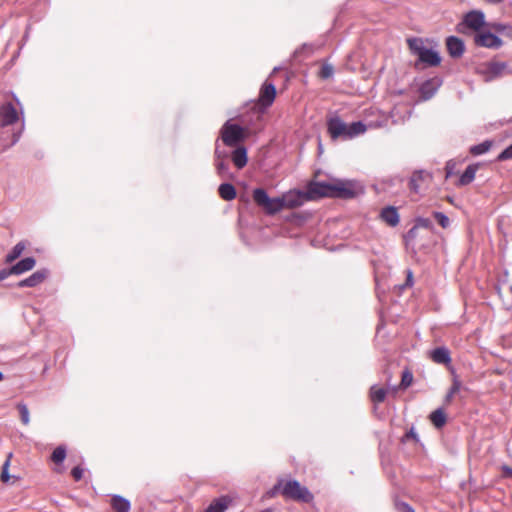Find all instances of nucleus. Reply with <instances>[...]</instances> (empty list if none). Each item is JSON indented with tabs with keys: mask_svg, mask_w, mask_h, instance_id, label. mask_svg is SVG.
Returning a JSON list of instances; mask_svg holds the SVG:
<instances>
[{
	"mask_svg": "<svg viewBox=\"0 0 512 512\" xmlns=\"http://www.w3.org/2000/svg\"><path fill=\"white\" fill-rule=\"evenodd\" d=\"M366 125L362 121L346 124L339 116H332L327 120V130L332 140L353 139L366 132Z\"/></svg>",
	"mask_w": 512,
	"mask_h": 512,
	"instance_id": "obj_1",
	"label": "nucleus"
},
{
	"mask_svg": "<svg viewBox=\"0 0 512 512\" xmlns=\"http://www.w3.org/2000/svg\"><path fill=\"white\" fill-rule=\"evenodd\" d=\"M311 191L316 193L318 197L352 198L355 195L352 184L347 182H338L336 184L317 182L311 184Z\"/></svg>",
	"mask_w": 512,
	"mask_h": 512,
	"instance_id": "obj_2",
	"label": "nucleus"
},
{
	"mask_svg": "<svg viewBox=\"0 0 512 512\" xmlns=\"http://www.w3.org/2000/svg\"><path fill=\"white\" fill-rule=\"evenodd\" d=\"M409 49L412 54L418 56V63L424 64V66L434 67L438 66L441 62L439 53L431 48H428L423 39L421 38H410L407 40Z\"/></svg>",
	"mask_w": 512,
	"mask_h": 512,
	"instance_id": "obj_3",
	"label": "nucleus"
},
{
	"mask_svg": "<svg viewBox=\"0 0 512 512\" xmlns=\"http://www.w3.org/2000/svg\"><path fill=\"white\" fill-rule=\"evenodd\" d=\"M476 72L485 82H491L495 79L512 74V69L508 67L506 62L491 61L479 64L476 68Z\"/></svg>",
	"mask_w": 512,
	"mask_h": 512,
	"instance_id": "obj_4",
	"label": "nucleus"
},
{
	"mask_svg": "<svg viewBox=\"0 0 512 512\" xmlns=\"http://www.w3.org/2000/svg\"><path fill=\"white\" fill-rule=\"evenodd\" d=\"M485 26V14L481 10H471L463 15L457 24L458 33L467 34L471 31L478 33Z\"/></svg>",
	"mask_w": 512,
	"mask_h": 512,
	"instance_id": "obj_5",
	"label": "nucleus"
},
{
	"mask_svg": "<svg viewBox=\"0 0 512 512\" xmlns=\"http://www.w3.org/2000/svg\"><path fill=\"white\" fill-rule=\"evenodd\" d=\"M252 196L254 202L269 215L276 214L284 209L282 197L270 198L263 188L254 189Z\"/></svg>",
	"mask_w": 512,
	"mask_h": 512,
	"instance_id": "obj_6",
	"label": "nucleus"
},
{
	"mask_svg": "<svg viewBox=\"0 0 512 512\" xmlns=\"http://www.w3.org/2000/svg\"><path fill=\"white\" fill-rule=\"evenodd\" d=\"M282 495L286 499L304 503H310L314 499L313 494L308 490V488L302 486L296 480L285 481L284 486L282 487Z\"/></svg>",
	"mask_w": 512,
	"mask_h": 512,
	"instance_id": "obj_7",
	"label": "nucleus"
},
{
	"mask_svg": "<svg viewBox=\"0 0 512 512\" xmlns=\"http://www.w3.org/2000/svg\"><path fill=\"white\" fill-rule=\"evenodd\" d=\"M283 207L284 208H297L302 206L307 201L315 199L318 195L311 191V185L308 188V191H300V190H290L284 193L282 196Z\"/></svg>",
	"mask_w": 512,
	"mask_h": 512,
	"instance_id": "obj_8",
	"label": "nucleus"
},
{
	"mask_svg": "<svg viewBox=\"0 0 512 512\" xmlns=\"http://www.w3.org/2000/svg\"><path fill=\"white\" fill-rule=\"evenodd\" d=\"M245 131L238 124H232L227 121L221 129V139L226 146H236L239 142L244 140Z\"/></svg>",
	"mask_w": 512,
	"mask_h": 512,
	"instance_id": "obj_9",
	"label": "nucleus"
},
{
	"mask_svg": "<svg viewBox=\"0 0 512 512\" xmlns=\"http://www.w3.org/2000/svg\"><path fill=\"white\" fill-rule=\"evenodd\" d=\"M474 43L478 47L498 49L502 46V40L489 31H479L474 35Z\"/></svg>",
	"mask_w": 512,
	"mask_h": 512,
	"instance_id": "obj_10",
	"label": "nucleus"
},
{
	"mask_svg": "<svg viewBox=\"0 0 512 512\" xmlns=\"http://www.w3.org/2000/svg\"><path fill=\"white\" fill-rule=\"evenodd\" d=\"M18 120L16 107L12 103H4L0 107V123L2 127L12 125Z\"/></svg>",
	"mask_w": 512,
	"mask_h": 512,
	"instance_id": "obj_11",
	"label": "nucleus"
},
{
	"mask_svg": "<svg viewBox=\"0 0 512 512\" xmlns=\"http://www.w3.org/2000/svg\"><path fill=\"white\" fill-rule=\"evenodd\" d=\"M226 159L227 154L225 152H221L217 146L215 149V167L217 173L221 178H232L233 175L229 171V164Z\"/></svg>",
	"mask_w": 512,
	"mask_h": 512,
	"instance_id": "obj_12",
	"label": "nucleus"
},
{
	"mask_svg": "<svg viewBox=\"0 0 512 512\" xmlns=\"http://www.w3.org/2000/svg\"><path fill=\"white\" fill-rule=\"evenodd\" d=\"M47 276H48V270L47 269L37 270L36 272L31 274L29 277L19 281L16 284V286L19 287V288H23V287H36L39 284H41L42 282H44V280L47 278Z\"/></svg>",
	"mask_w": 512,
	"mask_h": 512,
	"instance_id": "obj_13",
	"label": "nucleus"
},
{
	"mask_svg": "<svg viewBox=\"0 0 512 512\" xmlns=\"http://www.w3.org/2000/svg\"><path fill=\"white\" fill-rule=\"evenodd\" d=\"M446 47L449 55L453 58L461 57L465 51L464 42L456 36H449L446 39Z\"/></svg>",
	"mask_w": 512,
	"mask_h": 512,
	"instance_id": "obj_14",
	"label": "nucleus"
},
{
	"mask_svg": "<svg viewBox=\"0 0 512 512\" xmlns=\"http://www.w3.org/2000/svg\"><path fill=\"white\" fill-rule=\"evenodd\" d=\"M430 179L429 173L425 171H415L409 181V188L411 191L415 193H419L422 188L423 184Z\"/></svg>",
	"mask_w": 512,
	"mask_h": 512,
	"instance_id": "obj_15",
	"label": "nucleus"
},
{
	"mask_svg": "<svg viewBox=\"0 0 512 512\" xmlns=\"http://www.w3.org/2000/svg\"><path fill=\"white\" fill-rule=\"evenodd\" d=\"M276 95V88L272 83L264 84L261 88L259 95V102L262 106L268 107L270 106Z\"/></svg>",
	"mask_w": 512,
	"mask_h": 512,
	"instance_id": "obj_16",
	"label": "nucleus"
},
{
	"mask_svg": "<svg viewBox=\"0 0 512 512\" xmlns=\"http://www.w3.org/2000/svg\"><path fill=\"white\" fill-rule=\"evenodd\" d=\"M381 219L391 227H395L399 224V213L396 207L387 206L381 210Z\"/></svg>",
	"mask_w": 512,
	"mask_h": 512,
	"instance_id": "obj_17",
	"label": "nucleus"
},
{
	"mask_svg": "<svg viewBox=\"0 0 512 512\" xmlns=\"http://www.w3.org/2000/svg\"><path fill=\"white\" fill-rule=\"evenodd\" d=\"M36 265V260L33 257H26L16 264L12 265L10 267V272L13 273V275H21L25 272H28L32 270Z\"/></svg>",
	"mask_w": 512,
	"mask_h": 512,
	"instance_id": "obj_18",
	"label": "nucleus"
},
{
	"mask_svg": "<svg viewBox=\"0 0 512 512\" xmlns=\"http://www.w3.org/2000/svg\"><path fill=\"white\" fill-rule=\"evenodd\" d=\"M232 503V499L228 496H221L214 499L204 512H225Z\"/></svg>",
	"mask_w": 512,
	"mask_h": 512,
	"instance_id": "obj_19",
	"label": "nucleus"
},
{
	"mask_svg": "<svg viewBox=\"0 0 512 512\" xmlns=\"http://www.w3.org/2000/svg\"><path fill=\"white\" fill-rule=\"evenodd\" d=\"M430 358L437 364L447 365L451 362L450 351L444 346L433 349Z\"/></svg>",
	"mask_w": 512,
	"mask_h": 512,
	"instance_id": "obj_20",
	"label": "nucleus"
},
{
	"mask_svg": "<svg viewBox=\"0 0 512 512\" xmlns=\"http://www.w3.org/2000/svg\"><path fill=\"white\" fill-rule=\"evenodd\" d=\"M438 82L436 79L425 81L420 87V95L424 100H428L434 96L438 89Z\"/></svg>",
	"mask_w": 512,
	"mask_h": 512,
	"instance_id": "obj_21",
	"label": "nucleus"
},
{
	"mask_svg": "<svg viewBox=\"0 0 512 512\" xmlns=\"http://www.w3.org/2000/svg\"><path fill=\"white\" fill-rule=\"evenodd\" d=\"M233 164L238 168L242 169L247 164V150L245 147H237L231 155Z\"/></svg>",
	"mask_w": 512,
	"mask_h": 512,
	"instance_id": "obj_22",
	"label": "nucleus"
},
{
	"mask_svg": "<svg viewBox=\"0 0 512 512\" xmlns=\"http://www.w3.org/2000/svg\"><path fill=\"white\" fill-rule=\"evenodd\" d=\"M111 506L115 512H129L131 509L130 501L120 495H113Z\"/></svg>",
	"mask_w": 512,
	"mask_h": 512,
	"instance_id": "obj_23",
	"label": "nucleus"
},
{
	"mask_svg": "<svg viewBox=\"0 0 512 512\" xmlns=\"http://www.w3.org/2000/svg\"><path fill=\"white\" fill-rule=\"evenodd\" d=\"M478 166L475 164L469 165L459 178V185L465 186L470 184L474 179L477 172Z\"/></svg>",
	"mask_w": 512,
	"mask_h": 512,
	"instance_id": "obj_24",
	"label": "nucleus"
},
{
	"mask_svg": "<svg viewBox=\"0 0 512 512\" xmlns=\"http://www.w3.org/2000/svg\"><path fill=\"white\" fill-rule=\"evenodd\" d=\"M218 193L225 201H231L237 195L235 187L230 183H222L218 188Z\"/></svg>",
	"mask_w": 512,
	"mask_h": 512,
	"instance_id": "obj_25",
	"label": "nucleus"
},
{
	"mask_svg": "<svg viewBox=\"0 0 512 512\" xmlns=\"http://www.w3.org/2000/svg\"><path fill=\"white\" fill-rule=\"evenodd\" d=\"M25 250V244L23 242L17 243L12 250L6 255L5 262L12 263L21 256Z\"/></svg>",
	"mask_w": 512,
	"mask_h": 512,
	"instance_id": "obj_26",
	"label": "nucleus"
},
{
	"mask_svg": "<svg viewBox=\"0 0 512 512\" xmlns=\"http://www.w3.org/2000/svg\"><path fill=\"white\" fill-rule=\"evenodd\" d=\"M370 396L374 403H382L386 397V389L374 385L370 389Z\"/></svg>",
	"mask_w": 512,
	"mask_h": 512,
	"instance_id": "obj_27",
	"label": "nucleus"
},
{
	"mask_svg": "<svg viewBox=\"0 0 512 512\" xmlns=\"http://www.w3.org/2000/svg\"><path fill=\"white\" fill-rule=\"evenodd\" d=\"M430 420L435 427L441 428L446 423V415L443 410L439 408L431 413Z\"/></svg>",
	"mask_w": 512,
	"mask_h": 512,
	"instance_id": "obj_28",
	"label": "nucleus"
},
{
	"mask_svg": "<svg viewBox=\"0 0 512 512\" xmlns=\"http://www.w3.org/2000/svg\"><path fill=\"white\" fill-rule=\"evenodd\" d=\"M491 146H492V142L489 140H486L480 144L471 146L470 152H471V154H473L475 156L482 155V154L488 152L490 150Z\"/></svg>",
	"mask_w": 512,
	"mask_h": 512,
	"instance_id": "obj_29",
	"label": "nucleus"
},
{
	"mask_svg": "<svg viewBox=\"0 0 512 512\" xmlns=\"http://www.w3.org/2000/svg\"><path fill=\"white\" fill-rule=\"evenodd\" d=\"M461 387H462L461 381L457 377H454L452 386L450 387V389L445 397V401L450 402L451 399L453 398V396L460 391Z\"/></svg>",
	"mask_w": 512,
	"mask_h": 512,
	"instance_id": "obj_30",
	"label": "nucleus"
},
{
	"mask_svg": "<svg viewBox=\"0 0 512 512\" xmlns=\"http://www.w3.org/2000/svg\"><path fill=\"white\" fill-rule=\"evenodd\" d=\"M66 449L63 446H58L52 453L51 459L56 464H60L65 460Z\"/></svg>",
	"mask_w": 512,
	"mask_h": 512,
	"instance_id": "obj_31",
	"label": "nucleus"
},
{
	"mask_svg": "<svg viewBox=\"0 0 512 512\" xmlns=\"http://www.w3.org/2000/svg\"><path fill=\"white\" fill-rule=\"evenodd\" d=\"M11 456H12V454H9L7 459L5 460V462L2 465V471H1L0 478L3 483H7L10 480L9 466H10Z\"/></svg>",
	"mask_w": 512,
	"mask_h": 512,
	"instance_id": "obj_32",
	"label": "nucleus"
},
{
	"mask_svg": "<svg viewBox=\"0 0 512 512\" xmlns=\"http://www.w3.org/2000/svg\"><path fill=\"white\" fill-rule=\"evenodd\" d=\"M17 407H18V410L20 413L22 423L24 425H28L29 421H30V417H29V410H28L27 405L24 403H19Z\"/></svg>",
	"mask_w": 512,
	"mask_h": 512,
	"instance_id": "obj_33",
	"label": "nucleus"
},
{
	"mask_svg": "<svg viewBox=\"0 0 512 512\" xmlns=\"http://www.w3.org/2000/svg\"><path fill=\"white\" fill-rule=\"evenodd\" d=\"M433 217L442 228H447L450 225L449 218L442 212H433Z\"/></svg>",
	"mask_w": 512,
	"mask_h": 512,
	"instance_id": "obj_34",
	"label": "nucleus"
},
{
	"mask_svg": "<svg viewBox=\"0 0 512 512\" xmlns=\"http://www.w3.org/2000/svg\"><path fill=\"white\" fill-rule=\"evenodd\" d=\"M431 226H432V222H431L430 219H428V218H419L416 221L415 227L410 229L408 234L412 235L415 232L416 228H418V227L430 228Z\"/></svg>",
	"mask_w": 512,
	"mask_h": 512,
	"instance_id": "obj_35",
	"label": "nucleus"
},
{
	"mask_svg": "<svg viewBox=\"0 0 512 512\" xmlns=\"http://www.w3.org/2000/svg\"><path fill=\"white\" fill-rule=\"evenodd\" d=\"M412 381H413L412 373L409 372L408 370L404 371L402 374L401 386L403 388H407L408 386L411 385Z\"/></svg>",
	"mask_w": 512,
	"mask_h": 512,
	"instance_id": "obj_36",
	"label": "nucleus"
},
{
	"mask_svg": "<svg viewBox=\"0 0 512 512\" xmlns=\"http://www.w3.org/2000/svg\"><path fill=\"white\" fill-rule=\"evenodd\" d=\"M512 159V144L504 149L497 157L498 161H506Z\"/></svg>",
	"mask_w": 512,
	"mask_h": 512,
	"instance_id": "obj_37",
	"label": "nucleus"
},
{
	"mask_svg": "<svg viewBox=\"0 0 512 512\" xmlns=\"http://www.w3.org/2000/svg\"><path fill=\"white\" fill-rule=\"evenodd\" d=\"M285 481L283 479L278 480V482L273 486V488L268 492L270 497L277 495L278 493L282 494V487L284 486Z\"/></svg>",
	"mask_w": 512,
	"mask_h": 512,
	"instance_id": "obj_38",
	"label": "nucleus"
},
{
	"mask_svg": "<svg viewBox=\"0 0 512 512\" xmlns=\"http://www.w3.org/2000/svg\"><path fill=\"white\" fill-rule=\"evenodd\" d=\"M334 69L331 65L325 64L322 66L320 75L322 78L327 79L333 75Z\"/></svg>",
	"mask_w": 512,
	"mask_h": 512,
	"instance_id": "obj_39",
	"label": "nucleus"
},
{
	"mask_svg": "<svg viewBox=\"0 0 512 512\" xmlns=\"http://www.w3.org/2000/svg\"><path fill=\"white\" fill-rule=\"evenodd\" d=\"M395 507L398 512H415L414 509L405 502L398 501L395 503Z\"/></svg>",
	"mask_w": 512,
	"mask_h": 512,
	"instance_id": "obj_40",
	"label": "nucleus"
},
{
	"mask_svg": "<svg viewBox=\"0 0 512 512\" xmlns=\"http://www.w3.org/2000/svg\"><path fill=\"white\" fill-rule=\"evenodd\" d=\"M456 168V162L453 160H449L446 163L445 171H446V178L451 177L454 174V170Z\"/></svg>",
	"mask_w": 512,
	"mask_h": 512,
	"instance_id": "obj_41",
	"label": "nucleus"
},
{
	"mask_svg": "<svg viewBox=\"0 0 512 512\" xmlns=\"http://www.w3.org/2000/svg\"><path fill=\"white\" fill-rule=\"evenodd\" d=\"M71 474L76 481H79L83 476V469L80 468L79 466L74 467L71 471Z\"/></svg>",
	"mask_w": 512,
	"mask_h": 512,
	"instance_id": "obj_42",
	"label": "nucleus"
},
{
	"mask_svg": "<svg viewBox=\"0 0 512 512\" xmlns=\"http://www.w3.org/2000/svg\"><path fill=\"white\" fill-rule=\"evenodd\" d=\"M502 473H503L504 477L512 478V468L511 467H509L507 465H503L502 466Z\"/></svg>",
	"mask_w": 512,
	"mask_h": 512,
	"instance_id": "obj_43",
	"label": "nucleus"
},
{
	"mask_svg": "<svg viewBox=\"0 0 512 512\" xmlns=\"http://www.w3.org/2000/svg\"><path fill=\"white\" fill-rule=\"evenodd\" d=\"M10 275H13V273L10 272V268L0 270V281L6 279Z\"/></svg>",
	"mask_w": 512,
	"mask_h": 512,
	"instance_id": "obj_44",
	"label": "nucleus"
},
{
	"mask_svg": "<svg viewBox=\"0 0 512 512\" xmlns=\"http://www.w3.org/2000/svg\"><path fill=\"white\" fill-rule=\"evenodd\" d=\"M21 131L22 130H20L17 133H13L12 141L10 142V144L7 145V147L13 146L14 144H16L18 142V140L20 139Z\"/></svg>",
	"mask_w": 512,
	"mask_h": 512,
	"instance_id": "obj_45",
	"label": "nucleus"
},
{
	"mask_svg": "<svg viewBox=\"0 0 512 512\" xmlns=\"http://www.w3.org/2000/svg\"><path fill=\"white\" fill-rule=\"evenodd\" d=\"M493 28H494L496 31H499V32L504 31V30H506V29H509V27H508V26L503 25V24H495V25L493 26Z\"/></svg>",
	"mask_w": 512,
	"mask_h": 512,
	"instance_id": "obj_46",
	"label": "nucleus"
},
{
	"mask_svg": "<svg viewBox=\"0 0 512 512\" xmlns=\"http://www.w3.org/2000/svg\"><path fill=\"white\" fill-rule=\"evenodd\" d=\"M412 272L411 271H408V275H407V284L411 285L412 284Z\"/></svg>",
	"mask_w": 512,
	"mask_h": 512,
	"instance_id": "obj_47",
	"label": "nucleus"
},
{
	"mask_svg": "<svg viewBox=\"0 0 512 512\" xmlns=\"http://www.w3.org/2000/svg\"><path fill=\"white\" fill-rule=\"evenodd\" d=\"M486 1L489 3H493V4H498V3L502 2L503 0H486Z\"/></svg>",
	"mask_w": 512,
	"mask_h": 512,
	"instance_id": "obj_48",
	"label": "nucleus"
},
{
	"mask_svg": "<svg viewBox=\"0 0 512 512\" xmlns=\"http://www.w3.org/2000/svg\"><path fill=\"white\" fill-rule=\"evenodd\" d=\"M407 436H410V437H415V433L411 430L409 434H407Z\"/></svg>",
	"mask_w": 512,
	"mask_h": 512,
	"instance_id": "obj_49",
	"label": "nucleus"
},
{
	"mask_svg": "<svg viewBox=\"0 0 512 512\" xmlns=\"http://www.w3.org/2000/svg\"><path fill=\"white\" fill-rule=\"evenodd\" d=\"M508 35L512 37V27H509V29H508Z\"/></svg>",
	"mask_w": 512,
	"mask_h": 512,
	"instance_id": "obj_50",
	"label": "nucleus"
},
{
	"mask_svg": "<svg viewBox=\"0 0 512 512\" xmlns=\"http://www.w3.org/2000/svg\"><path fill=\"white\" fill-rule=\"evenodd\" d=\"M4 379V374L2 372H0V381H2Z\"/></svg>",
	"mask_w": 512,
	"mask_h": 512,
	"instance_id": "obj_51",
	"label": "nucleus"
},
{
	"mask_svg": "<svg viewBox=\"0 0 512 512\" xmlns=\"http://www.w3.org/2000/svg\"><path fill=\"white\" fill-rule=\"evenodd\" d=\"M261 512H270V509H265V510H263Z\"/></svg>",
	"mask_w": 512,
	"mask_h": 512,
	"instance_id": "obj_52",
	"label": "nucleus"
}]
</instances>
